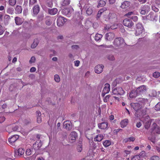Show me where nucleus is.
<instances>
[{"label":"nucleus","mask_w":160,"mask_h":160,"mask_svg":"<svg viewBox=\"0 0 160 160\" xmlns=\"http://www.w3.org/2000/svg\"><path fill=\"white\" fill-rule=\"evenodd\" d=\"M107 10V9L105 8H103L100 9L98 12L97 15V17L98 18H99L100 17L101 15L105 11Z\"/></svg>","instance_id":"nucleus-26"},{"label":"nucleus","mask_w":160,"mask_h":160,"mask_svg":"<svg viewBox=\"0 0 160 160\" xmlns=\"http://www.w3.org/2000/svg\"><path fill=\"white\" fill-rule=\"evenodd\" d=\"M4 32V30L2 27L0 25V35L2 34Z\"/></svg>","instance_id":"nucleus-57"},{"label":"nucleus","mask_w":160,"mask_h":160,"mask_svg":"<svg viewBox=\"0 0 160 160\" xmlns=\"http://www.w3.org/2000/svg\"><path fill=\"white\" fill-rule=\"evenodd\" d=\"M154 132L157 134H160V128L158 127L154 128Z\"/></svg>","instance_id":"nucleus-48"},{"label":"nucleus","mask_w":160,"mask_h":160,"mask_svg":"<svg viewBox=\"0 0 160 160\" xmlns=\"http://www.w3.org/2000/svg\"><path fill=\"white\" fill-rule=\"evenodd\" d=\"M131 153L130 151L125 150L124 151V155L125 156H127L129 154Z\"/></svg>","instance_id":"nucleus-55"},{"label":"nucleus","mask_w":160,"mask_h":160,"mask_svg":"<svg viewBox=\"0 0 160 160\" xmlns=\"http://www.w3.org/2000/svg\"><path fill=\"white\" fill-rule=\"evenodd\" d=\"M110 90V85L108 83L105 84V87L104 88L102 93V95L104 97L105 95L109 92Z\"/></svg>","instance_id":"nucleus-11"},{"label":"nucleus","mask_w":160,"mask_h":160,"mask_svg":"<svg viewBox=\"0 0 160 160\" xmlns=\"http://www.w3.org/2000/svg\"><path fill=\"white\" fill-rule=\"evenodd\" d=\"M140 157L138 155L134 156L131 160H139Z\"/></svg>","instance_id":"nucleus-52"},{"label":"nucleus","mask_w":160,"mask_h":160,"mask_svg":"<svg viewBox=\"0 0 160 160\" xmlns=\"http://www.w3.org/2000/svg\"><path fill=\"white\" fill-rule=\"evenodd\" d=\"M87 14L88 15H90L92 12V10L91 8H88L86 11Z\"/></svg>","instance_id":"nucleus-39"},{"label":"nucleus","mask_w":160,"mask_h":160,"mask_svg":"<svg viewBox=\"0 0 160 160\" xmlns=\"http://www.w3.org/2000/svg\"><path fill=\"white\" fill-rule=\"evenodd\" d=\"M112 93L114 95L119 94V93L118 92V90H117V88H116L112 90Z\"/></svg>","instance_id":"nucleus-47"},{"label":"nucleus","mask_w":160,"mask_h":160,"mask_svg":"<svg viewBox=\"0 0 160 160\" xmlns=\"http://www.w3.org/2000/svg\"><path fill=\"white\" fill-rule=\"evenodd\" d=\"M37 0H29V6H31L37 2Z\"/></svg>","instance_id":"nucleus-46"},{"label":"nucleus","mask_w":160,"mask_h":160,"mask_svg":"<svg viewBox=\"0 0 160 160\" xmlns=\"http://www.w3.org/2000/svg\"><path fill=\"white\" fill-rule=\"evenodd\" d=\"M117 90H118V92L119 93V94L122 95L125 92L121 87H117Z\"/></svg>","instance_id":"nucleus-30"},{"label":"nucleus","mask_w":160,"mask_h":160,"mask_svg":"<svg viewBox=\"0 0 160 160\" xmlns=\"http://www.w3.org/2000/svg\"><path fill=\"white\" fill-rule=\"evenodd\" d=\"M77 137V133L75 132H72L71 133L69 136V140L70 142H74Z\"/></svg>","instance_id":"nucleus-12"},{"label":"nucleus","mask_w":160,"mask_h":160,"mask_svg":"<svg viewBox=\"0 0 160 160\" xmlns=\"http://www.w3.org/2000/svg\"><path fill=\"white\" fill-rule=\"evenodd\" d=\"M103 144L104 147H107L111 145V142L109 140H106L103 142Z\"/></svg>","instance_id":"nucleus-31"},{"label":"nucleus","mask_w":160,"mask_h":160,"mask_svg":"<svg viewBox=\"0 0 160 160\" xmlns=\"http://www.w3.org/2000/svg\"><path fill=\"white\" fill-rule=\"evenodd\" d=\"M38 43L39 41L37 39H34L33 43L31 45V48H35L38 45Z\"/></svg>","instance_id":"nucleus-29"},{"label":"nucleus","mask_w":160,"mask_h":160,"mask_svg":"<svg viewBox=\"0 0 160 160\" xmlns=\"http://www.w3.org/2000/svg\"><path fill=\"white\" fill-rule=\"evenodd\" d=\"M135 140V138L133 137H130L129 138H126L125 139H124L125 142H126L131 141L133 142Z\"/></svg>","instance_id":"nucleus-34"},{"label":"nucleus","mask_w":160,"mask_h":160,"mask_svg":"<svg viewBox=\"0 0 160 160\" xmlns=\"http://www.w3.org/2000/svg\"><path fill=\"white\" fill-rule=\"evenodd\" d=\"M131 18L134 21L136 22L138 20V17L136 16H132Z\"/></svg>","instance_id":"nucleus-53"},{"label":"nucleus","mask_w":160,"mask_h":160,"mask_svg":"<svg viewBox=\"0 0 160 160\" xmlns=\"http://www.w3.org/2000/svg\"><path fill=\"white\" fill-rule=\"evenodd\" d=\"M26 154L28 156L30 155L31 154V150L30 149H27L26 151Z\"/></svg>","instance_id":"nucleus-56"},{"label":"nucleus","mask_w":160,"mask_h":160,"mask_svg":"<svg viewBox=\"0 0 160 160\" xmlns=\"http://www.w3.org/2000/svg\"><path fill=\"white\" fill-rule=\"evenodd\" d=\"M116 18V14L114 13H111L109 14V19L110 20H112L113 19Z\"/></svg>","instance_id":"nucleus-32"},{"label":"nucleus","mask_w":160,"mask_h":160,"mask_svg":"<svg viewBox=\"0 0 160 160\" xmlns=\"http://www.w3.org/2000/svg\"><path fill=\"white\" fill-rule=\"evenodd\" d=\"M5 120V118L4 117L2 116L0 117V123L3 122Z\"/></svg>","instance_id":"nucleus-59"},{"label":"nucleus","mask_w":160,"mask_h":160,"mask_svg":"<svg viewBox=\"0 0 160 160\" xmlns=\"http://www.w3.org/2000/svg\"><path fill=\"white\" fill-rule=\"evenodd\" d=\"M10 19V17L9 15H6L4 17V21L5 22H8Z\"/></svg>","instance_id":"nucleus-43"},{"label":"nucleus","mask_w":160,"mask_h":160,"mask_svg":"<svg viewBox=\"0 0 160 160\" xmlns=\"http://www.w3.org/2000/svg\"><path fill=\"white\" fill-rule=\"evenodd\" d=\"M54 80L57 82H59L60 81V78L58 74H56L54 76Z\"/></svg>","instance_id":"nucleus-42"},{"label":"nucleus","mask_w":160,"mask_h":160,"mask_svg":"<svg viewBox=\"0 0 160 160\" xmlns=\"http://www.w3.org/2000/svg\"><path fill=\"white\" fill-rule=\"evenodd\" d=\"M108 126V123L107 122H104L98 124V127L101 129H105Z\"/></svg>","instance_id":"nucleus-18"},{"label":"nucleus","mask_w":160,"mask_h":160,"mask_svg":"<svg viewBox=\"0 0 160 160\" xmlns=\"http://www.w3.org/2000/svg\"><path fill=\"white\" fill-rule=\"evenodd\" d=\"M15 20L16 24L18 25H21L23 22L22 19L18 17H15Z\"/></svg>","instance_id":"nucleus-24"},{"label":"nucleus","mask_w":160,"mask_h":160,"mask_svg":"<svg viewBox=\"0 0 160 160\" xmlns=\"http://www.w3.org/2000/svg\"><path fill=\"white\" fill-rule=\"evenodd\" d=\"M104 66L102 64L98 65L95 68V71L97 73H100L102 72L103 70Z\"/></svg>","instance_id":"nucleus-14"},{"label":"nucleus","mask_w":160,"mask_h":160,"mask_svg":"<svg viewBox=\"0 0 160 160\" xmlns=\"http://www.w3.org/2000/svg\"><path fill=\"white\" fill-rule=\"evenodd\" d=\"M108 58L110 60H114V58L113 55H110L108 56Z\"/></svg>","instance_id":"nucleus-60"},{"label":"nucleus","mask_w":160,"mask_h":160,"mask_svg":"<svg viewBox=\"0 0 160 160\" xmlns=\"http://www.w3.org/2000/svg\"><path fill=\"white\" fill-rule=\"evenodd\" d=\"M35 60L36 58L34 56L32 57L29 61V62L30 63H34L35 62Z\"/></svg>","instance_id":"nucleus-50"},{"label":"nucleus","mask_w":160,"mask_h":160,"mask_svg":"<svg viewBox=\"0 0 160 160\" xmlns=\"http://www.w3.org/2000/svg\"><path fill=\"white\" fill-rule=\"evenodd\" d=\"M129 97L131 98H133L136 97V94L135 92H132L129 94Z\"/></svg>","instance_id":"nucleus-49"},{"label":"nucleus","mask_w":160,"mask_h":160,"mask_svg":"<svg viewBox=\"0 0 160 160\" xmlns=\"http://www.w3.org/2000/svg\"><path fill=\"white\" fill-rule=\"evenodd\" d=\"M150 5H144L142 6L140 9V13L142 15H145L147 12H148L150 11Z\"/></svg>","instance_id":"nucleus-4"},{"label":"nucleus","mask_w":160,"mask_h":160,"mask_svg":"<svg viewBox=\"0 0 160 160\" xmlns=\"http://www.w3.org/2000/svg\"><path fill=\"white\" fill-rule=\"evenodd\" d=\"M67 20L63 17H59L57 19V24L59 27L62 26L67 22Z\"/></svg>","instance_id":"nucleus-5"},{"label":"nucleus","mask_w":160,"mask_h":160,"mask_svg":"<svg viewBox=\"0 0 160 160\" xmlns=\"http://www.w3.org/2000/svg\"><path fill=\"white\" fill-rule=\"evenodd\" d=\"M46 5L49 8H51L53 6V3L52 2L50 1L47 3Z\"/></svg>","instance_id":"nucleus-51"},{"label":"nucleus","mask_w":160,"mask_h":160,"mask_svg":"<svg viewBox=\"0 0 160 160\" xmlns=\"http://www.w3.org/2000/svg\"><path fill=\"white\" fill-rule=\"evenodd\" d=\"M151 160H160V158L157 156H153L151 158Z\"/></svg>","instance_id":"nucleus-45"},{"label":"nucleus","mask_w":160,"mask_h":160,"mask_svg":"<svg viewBox=\"0 0 160 160\" xmlns=\"http://www.w3.org/2000/svg\"><path fill=\"white\" fill-rule=\"evenodd\" d=\"M123 43L124 40L122 38H116L113 42L114 47L115 48H119Z\"/></svg>","instance_id":"nucleus-2"},{"label":"nucleus","mask_w":160,"mask_h":160,"mask_svg":"<svg viewBox=\"0 0 160 160\" xmlns=\"http://www.w3.org/2000/svg\"><path fill=\"white\" fill-rule=\"evenodd\" d=\"M146 88L145 85H142L137 88L136 90L137 93L139 94H141L146 91Z\"/></svg>","instance_id":"nucleus-15"},{"label":"nucleus","mask_w":160,"mask_h":160,"mask_svg":"<svg viewBox=\"0 0 160 160\" xmlns=\"http://www.w3.org/2000/svg\"><path fill=\"white\" fill-rule=\"evenodd\" d=\"M19 136L18 135H15L8 139L10 143L12 146L15 145V143L19 138Z\"/></svg>","instance_id":"nucleus-6"},{"label":"nucleus","mask_w":160,"mask_h":160,"mask_svg":"<svg viewBox=\"0 0 160 160\" xmlns=\"http://www.w3.org/2000/svg\"><path fill=\"white\" fill-rule=\"evenodd\" d=\"M115 35L113 33L108 32L105 35V39L108 41H111L114 38Z\"/></svg>","instance_id":"nucleus-13"},{"label":"nucleus","mask_w":160,"mask_h":160,"mask_svg":"<svg viewBox=\"0 0 160 160\" xmlns=\"http://www.w3.org/2000/svg\"><path fill=\"white\" fill-rule=\"evenodd\" d=\"M143 122L144 127L145 128L142 129V132L145 135H148L150 133L148 129L150 126L151 122L150 117L148 116H146Z\"/></svg>","instance_id":"nucleus-1"},{"label":"nucleus","mask_w":160,"mask_h":160,"mask_svg":"<svg viewBox=\"0 0 160 160\" xmlns=\"http://www.w3.org/2000/svg\"><path fill=\"white\" fill-rule=\"evenodd\" d=\"M154 109L157 111H160V102H158L155 105Z\"/></svg>","instance_id":"nucleus-40"},{"label":"nucleus","mask_w":160,"mask_h":160,"mask_svg":"<svg viewBox=\"0 0 160 160\" xmlns=\"http://www.w3.org/2000/svg\"><path fill=\"white\" fill-rule=\"evenodd\" d=\"M123 24L124 26L129 28H131L133 25V23L132 20L128 18L124 19L123 20Z\"/></svg>","instance_id":"nucleus-8"},{"label":"nucleus","mask_w":160,"mask_h":160,"mask_svg":"<svg viewBox=\"0 0 160 160\" xmlns=\"http://www.w3.org/2000/svg\"><path fill=\"white\" fill-rule=\"evenodd\" d=\"M152 9L155 12H157L159 11V9L153 5H152Z\"/></svg>","instance_id":"nucleus-41"},{"label":"nucleus","mask_w":160,"mask_h":160,"mask_svg":"<svg viewBox=\"0 0 160 160\" xmlns=\"http://www.w3.org/2000/svg\"><path fill=\"white\" fill-rule=\"evenodd\" d=\"M17 0H9L8 3L9 5L12 6H14L16 4Z\"/></svg>","instance_id":"nucleus-35"},{"label":"nucleus","mask_w":160,"mask_h":160,"mask_svg":"<svg viewBox=\"0 0 160 160\" xmlns=\"http://www.w3.org/2000/svg\"><path fill=\"white\" fill-rule=\"evenodd\" d=\"M128 123V119L127 118L121 121L120 122L121 127L124 128L126 127Z\"/></svg>","instance_id":"nucleus-20"},{"label":"nucleus","mask_w":160,"mask_h":160,"mask_svg":"<svg viewBox=\"0 0 160 160\" xmlns=\"http://www.w3.org/2000/svg\"><path fill=\"white\" fill-rule=\"evenodd\" d=\"M130 5V2L128 1H124L122 4L121 7L122 9H125L128 7Z\"/></svg>","instance_id":"nucleus-23"},{"label":"nucleus","mask_w":160,"mask_h":160,"mask_svg":"<svg viewBox=\"0 0 160 160\" xmlns=\"http://www.w3.org/2000/svg\"><path fill=\"white\" fill-rule=\"evenodd\" d=\"M102 35L100 34L97 33L95 36V39L96 41H98L100 40L102 37Z\"/></svg>","instance_id":"nucleus-33"},{"label":"nucleus","mask_w":160,"mask_h":160,"mask_svg":"<svg viewBox=\"0 0 160 160\" xmlns=\"http://www.w3.org/2000/svg\"><path fill=\"white\" fill-rule=\"evenodd\" d=\"M107 1V0H100L98 6H98L102 7L104 6L106 3Z\"/></svg>","instance_id":"nucleus-28"},{"label":"nucleus","mask_w":160,"mask_h":160,"mask_svg":"<svg viewBox=\"0 0 160 160\" xmlns=\"http://www.w3.org/2000/svg\"><path fill=\"white\" fill-rule=\"evenodd\" d=\"M109 95H107L103 99V101L104 102H106L108 100L109 98Z\"/></svg>","instance_id":"nucleus-54"},{"label":"nucleus","mask_w":160,"mask_h":160,"mask_svg":"<svg viewBox=\"0 0 160 160\" xmlns=\"http://www.w3.org/2000/svg\"><path fill=\"white\" fill-rule=\"evenodd\" d=\"M143 27L142 24L140 23H138L136 25V29L135 34L136 36H138L142 34L143 30Z\"/></svg>","instance_id":"nucleus-3"},{"label":"nucleus","mask_w":160,"mask_h":160,"mask_svg":"<svg viewBox=\"0 0 160 160\" xmlns=\"http://www.w3.org/2000/svg\"><path fill=\"white\" fill-rule=\"evenodd\" d=\"M36 70V68L35 67H32L31 68L30 70V72H33L35 71Z\"/></svg>","instance_id":"nucleus-64"},{"label":"nucleus","mask_w":160,"mask_h":160,"mask_svg":"<svg viewBox=\"0 0 160 160\" xmlns=\"http://www.w3.org/2000/svg\"><path fill=\"white\" fill-rule=\"evenodd\" d=\"M41 144L39 142H36L33 145V148L35 150H38L41 147Z\"/></svg>","instance_id":"nucleus-17"},{"label":"nucleus","mask_w":160,"mask_h":160,"mask_svg":"<svg viewBox=\"0 0 160 160\" xmlns=\"http://www.w3.org/2000/svg\"><path fill=\"white\" fill-rule=\"evenodd\" d=\"M110 28V26L108 24L105 25L104 27V29L105 30H108Z\"/></svg>","instance_id":"nucleus-62"},{"label":"nucleus","mask_w":160,"mask_h":160,"mask_svg":"<svg viewBox=\"0 0 160 160\" xmlns=\"http://www.w3.org/2000/svg\"><path fill=\"white\" fill-rule=\"evenodd\" d=\"M42 122V118L38 116L37 118V122L38 123H40Z\"/></svg>","instance_id":"nucleus-58"},{"label":"nucleus","mask_w":160,"mask_h":160,"mask_svg":"<svg viewBox=\"0 0 160 160\" xmlns=\"http://www.w3.org/2000/svg\"><path fill=\"white\" fill-rule=\"evenodd\" d=\"M157 18L158 16L156 14L151 12L147 16V18L151 21H156Z\"/></svg>","instance_id":"nucleus-9"},{"label":"nucleus","mask_w":160,"mask_h":160,"mask_svg":"<svg viewBox=\"0 0 160 160\" xmlns=\"http://www.w3.org/2000/svg\"><path fill=\"white\" fill-rule=\"evenodd\" d=\"M45 23L48 26L50 25L52 23L50 18H48L46 20Z\"/></svg>","instance_id":"nucleus-44"},{"label":"nucleus","mask_w":160,"mask_h":160,"mask_svg":"<svg viewBox=\"0 0 160 160\" xmlns=\"http://www.w3.org/2000/svg\"><path fill=\"white\" fill-rule=\"evenodd\" d=\"M40 8L38 5L34 6L33 8V12L34 14L37 15L39 12Z\"/></svg>","instance_id":"nucleus-25"},{"label":"nucleus","mask_w":160,"mask_h":160,"mask_svg":"<svg viewBox=\"0 0 160 160\" xmlns=\"http://www.w3.org/2000/svg\"><path fill=\"white\" fill-rule=\"evenodd\" d=\"M25 150L22 148H19L18 149H16L15 151V154L16 156H21L24 153Z\"/></svg>","instance_id":"nucleus-16"},{"label":"nucleus","mask_w":160,"mask_h":160,"mask_svg":"<svg viewBox=\"0 0 160 160\" xmlns=\"http://www.w3.org/2000/svg\"><path fill=\"white\" fill-rule=\"evenodd\" d=\"M58 11L57 9L56 8H53L52 9H48V13L51 15H54L56 14Z\"/></svg>","instance_id":"nucleus-21"},{"label":"nucleus","mask_w":160,"mask_h":160,"mask_svg":"<svg viewBox=\"0 0 160 160\" xmlns=\"http://www.w3.org/2000/svg\"><path fill=\"white\" fill-rule=\"evenodd\" d=\"M66 15H68L70 13V10L68 8H67L63 9L62 11Z\"/></svg>","instance_id":"nucleus-36"},{"label":"nucleus","mask_w":160,"mask_h":160,"mask_svg":"<svg viewBox=\"0 0 160 160\" xmlns=\"http://www.w3.org/2000/svg\"><path fill=\"white\" fill-rule=\"evenodd\" d=\"M82 150V146L79 145L77 147V151L78 152H80Z\"/></svg>","instance_id":"nucleus-61"},{"label":"nucleus","mask_w":160,"mask_h":160,"mask_svg":"<svg viewBox=\"0 0 160 160\" xmlns=\"http://www.w3.org/2000/svg\"><path fill=\"white\" fill-rule=\"evenodd\" d=\"M63 126L64 128L67 130H70L72 128V125L70 121H66L64 122Z\"/></svg>","instance_id":"nucleus-10"},{"label":"nucleus","mask_w":160,"mask_h":160,"mask_svg":"<svg viewBox=\"0 0 160 160\" xmlns=\"http://www.w3.org/2000/svg\"><path fill=\"white\" fill-rule=\"evenodd\" d=\"M160 76V73L158 72H155L153 74V76L156 78H157Z\"/></svg>","instance_id":"nucleus-38"},{"label":"nucleus","mask_w":160,"mask_h":160,"mask_svg":"<svg viewBox=\"0 0 160 160\" xmlns=\"http://www.w3.org/2000/svg\"><path fill=\"white\" fill-rule=\"evenodd\" d=\"M131 105L132 107L137 112H139L141 111L142 106L138 103H132L131 104Z\"/></svg>","instance_id":"nucleus-7"},{"label":"nucleus","mask_w":160,"mask_h":160,"mask_svg":"<svg viewBox=\"0 0 160 160\" xmlns=\"http://www.w3.org/2000/svg\"><path fill=\"white\" fill-rule=\"evenodd\" d=\"M14 9L12 8H8L7 11V12L10 14H12L13 13Z\"/></svg>","instance_id":"nucleus-37"},{"label":"nucleus","mask_w":160,"mask_h":160,"mask_svg":"<svg viewBox=\"0 0 160 160\" xmlns=\"http://www.w3.org/2000/svg\"><path fill=\"white\" fill-rule=\"evenodd\" d=\"M16 14H19L22 13V9L21 6L17 5L15 8Z\"/></svg>","instance_id":"nucleus-19"},{"label":"nucleus","mask_w":160,"mask_h":160,"mask_svg":"<svg viewBox=\"0 0 160 160\" xmlns=\"http://www.w3.org/2000/svg\"><path fill=\"white\" fill-rule=\"evenodd\" d=\"M103 136L102 134H98L94 138V141H95L100 142L103 138Z\"/></svg>","instance_id":"nucleus-22"},{"label":"nucleus","mask_w":160,"mask_h":160,"mask_svg":"<svg viewBox=\"0 0 160 160\" xmlns=\"http://www.w3.org/2000/svg\"><path fill=\"white\" fill-rule=\"evenodd\" d=\"M70 2V0H62L61 3L62 6H66L69 5Z\"/></svg>","instance_id":"nucleus-27"},{"label":"nucleus","mask_w":160,"mask_h":160,"mask_svg":"<svg viewBox=\"0 0 160 160\" xmlns=\"http://www.w3.org/2000/svg\"><path fill=\"white\" fill-rule=\"evenodd\" d=\"M75 65L77 67H78L79 65L80 62L78 60H77L74 61Z\"/></svg>","instance_id":"nucleus-63"}]
</instances>
